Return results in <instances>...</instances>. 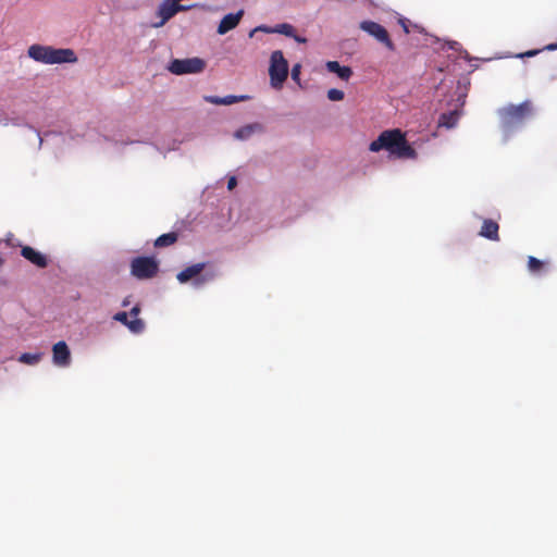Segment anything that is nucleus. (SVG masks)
Returning a JSON list of instances; mask_svg holds the SVG:
<instances>
[{
	"instance_id": "obj_10",
	"label": "nucleus",
	"mask_w": 557,
	"mask_h": 557,
	"mask_svg": "<svg viewBox=\"0 0 557 557\" xmlns=\"http://www.w3.org/2000/svg\"><path fill=\"white\" fill-rule=\"evenodd\" d=\"M52 47L33 45L28 48V55L35 61L51 64L52 62Z\"/></svg>"
},
{
	"instance_id": "obj_26",
	"label": "nucleus",
	"mask_w": 557,
	"mask_h": 557,
	"mask_svg": "<svg viewBox=\"0 0 557 557\" xmlns=\"http://www.w3.org/2000/svg\"><path fill=\"white\" fill-rule=\"evenodd\" d=\"M300 69H301V65L300 64H295L292 69V78L296 82L299 81V75H300Z\"/></svg>"
},
{
	"instance_id": "obj_14",
	"label": "nucleus",
	"mask_w": 557,
	"mask_h": 557,
	"mask_svg": "<svg viewBox=\"0 0 557 557\" xmlns=\"http://www.w3.org/2000/svg\"><path fill=\"white\" fill-rule=\"evenodd\" d=\"M52 62L51 64H60V63H74L77 61V57L72 49L67 48H53L52 51Z\"/></svg>"
},
{
	"instance_id": "obj_27",
	"label": "nucleus",
	"mask_w": 557,
	"mask_h": 557,
	"mask_svg": "<svg viewBox=\"0 0 557 557\" xmlns=\"http://www.w3.org/2000/svg\"><path fill=\"white\" fill-rule=\"evenodd\" d=\"M479 234L483 237H487V220H483Z\"/></svg>"
},
{
	"instance_id": "obj_9",
	"label": "nucleus",
	"mask_w": 557,
	"mask_h": 557,
	"mask_svg": "<svg viewBox=\"0 0 557 557\" xmlns=\"http://www.w3.org/2000/svg\"><path fill=\"white\" fill-rule=\"evenodd\" d=\"M53 363L58 367L65 368L71 363V351L64 341H60L52 347Z\"/></svg>"
},
{
	"instance_id": "obj_2",
	"label": "nucleus",
	"mask_w": 557,
	"mask_h": 557,
	"mask_svg": "<svg viewBox=\"0 0 557 557\" xmlns=\"http://www.w3.org/2000/svg\"><path fill=\"white\" fill-rule=\"evenodd\" d=\"M533 115L534 106L531 100H525L520 104H508L498 110L500 124L506 131L521 126Z\"/></svg>"
},
{
	"instance_id": "obj_16",
	"label": "nucleus",
	"mask_w": 557,
	"mask_h": 557,
	"mask_svg": "<svg viewBox=\"0 0 557 557\" xmlns=\"http://www.w3.org/2000/svg\"><path fill=\"white\" fill-rule=\"evenodd\" d=\"M460 116V112L458 110H453L449 112L442 113L438 120V125L444 126L446 128H451L456 126Z\"/></svg>"
},
{
	"instance_id": "obj_1",
	"label": "nucleus",
	"mask_w": 557,
	"mask_h": 557,
	"mask_svg": "<svg viewBox=\"0 0 557 557\" xmlns=\"http://www.w3.org/2000/svg\"><path fill=\"white\" fill-rule=\"evenodd\" d=\"M369 149L373 152L385 149L401 159H413L417 157L416 150L408 144L405 134L398 128L382 132L370 144Z\"/></svg>"
},
{
	"instance_id": "obj_28",
	"label": "nucleus",
	"mask_w": 557,
	"mask_h": 557,
	"mask_svg": "<svg viewBox=\"0 0 557 557\" xmlns=\"http://www.w3.org/2000/svg\"><path fill=\"white\" fill-rule=\"evenodd\" d=\"M140 312V308L138 305H136L135 307H133L129 311V315H132L134 319H138L137 315L139 314Z\"/></svg>"
},
{
	"instance_id": "obj_23",
	"label": "nucleus",
	"mask_w": 557,
	"mask_h": 557,
	"mask_svg": "<svg viewBox=\"0 0 557 557\" xmlns=\"http://www.w3.org/2000/svg\"><path fill=\"white\" fill-rule=\"evenodd\" d=\"M327 98L331 101H341L344 99V91L336 88H332L327 91Z\"/></svg>"
},
{
	"instance_id": "obj_20",
	"label": "nucleus",
	"mask_w": 557,
	"mask_h": 557,
	"mask_svg": "<svg viewBox=\"0 0 557 557\" xmlns=\"http://www.w3.org/2000/svg\"><path fill=\"white\" fill-rule=\"evenodd\" d=\"M545 268V262L533 257V256H530L528 258V269L531 273H541Z\"/></svg>"
},
{
	"instance_id": "obj_21",
	"label": "nucleus",
	"mask_w": 557,
	"mask_h": 557,
	"mask_svg": "<svg viewBox=\"0 0 557 557\" xmlns=\"http://www.w3.org/2000/svg\"><path fill=\"white\" fill-rule=\"evenodd\" d=\"M274 33L285 35L287 37L294 36L295 27L288 23L277 24L273 27Z\"/></svg>"
},
{
	"instance_id": "obj_25",
	"label": "nucleus",
	"mask_w": 557,
	"mask_h": 557,
	"mask_svg": "<svg viewBox=\"0 0 557 557\" xmlns=\"http://www.w3.org/2000/svg\"><path fill=\"white\" fill-rule=\"evenodd\" d=\"M256 32H263V33H267V34H273L274 33L273 27H269V26H265V25H261V26H258L255 29H252L251 33H250V36H252L253 33H256Z\"/></svg>"
},
{
	"instance_id": "obj_35",
	"label": "nucleus",
	"mask_w": 557,
	"mask_h": 557,
	"mask_svg": "<svg viewBox=\"0 0 557 557\" xmlns=\"http://www.w3.org/2000/svg\"><path fill=\"white\" fill-rule=\"evenodd\" d=\"M4 263V260L2 259V257L0 256V268L2 267V264Z\"/></svg>"
},
{
	"instance_id": "obj_33",
	"label": "nucleus",
	"mask_w": 557,
	"mask_h": 557,
	"mask_svg": "<svg viewBox=\"0 0 557 557\" xmlns=\"http://www.w3.org/2000/svg\"><path fill=\"white\" fill-rule=\"evenodd\" d=\"M401 24H403V28H404L405 33L408 34L409 33L408 26L405 24L404 21H401Z\"/></svg>"
},
{
	"instance_id": "obj_4",
	"label": "nucleus",
	"mask_w": 557,
	"mask_h": 557,
	"mask_svg": "<svg viewBox=\"0 0 557 557\" xmlns=\"http://www.w3.org/2000/svg\"><path fill=\"white\" fill-rule=\"evenodd\" d=\"M159 263L152 257H137L132 260L131 273L138 280H148L157 275Z\"/></svg>"
},
{
	"instance_id": "obj_18",
	"label": "nucleus",
	"mask_w": 557,
	"mask_h": 557,
	"mask_svg": "<svg viewBox=\"0 0 557 557\" xmlns=\"http://www.w3.org/2000/svg\"><path fill=\"white\" fill-rule=\"evenodd\" d=\"M247 99L246 96H240V97H236V96H226V97H223V98H220V97H210L208 100L211 102V103H214V104H224V106H228V104H232V103H235L237 101H240V100H245Z\"/></svg>"
},
{
	"instance_id": "obj_7",
	"label": "nucleus",
	"mask_w": 557,
	"mask_h": 557,
	"mask_svg": "<svg viewBox=\"0 0 557 557\" xmlns=\"http://www.w3.org/2000/svg\"><path fill=\"white\" fill-rule=\"evenodd\" d=\"M360 28L383 44L388 50H395V45L391 40L387 30L381 24L373 21H362Z\"/></svg>"
},
{
	"instance_id": "obj_11",
	"label": "nucleus",
	"mask_w": 557,
	"mask_h": 557,
	"mask_svg": "<svg viewBox=\"0 0 557 557\" xmlns=\"http://www.w3.org/2000/svg\"><path fill=\"white\" fill-rule=\"evenodd\" d=\"M113 319L115 321H119L122 324L126 325L131 332L136 333V334L141 333L145 329V323L141 319L129 320L128 313L125 311L116 312L113 315Z\"/></svg>"
},
{
	"instance_id": "obj_32",
	"label": "nucleus",
	"mask_w": 557,
	"mask_h": 557,
	"mask_svg": "<svg viewBox=\"0 0 557 557\" xmlns=\"http://www.w3.org/2000/svg\"><path fill=\"white\" fill-rule=\"evenodd\" d=\"M546 50L553 51L557 49V44H552L545 47Z\"/></svg>"
},
{
	"instance_id": "obj_6",
	"label": "nucleus",
	"mask_w": 557,
	"mask_h": 557,
	"mask_svg": "<svg viewBox=\"0 0 557 557\" xmlns=\"http://www.w3.org/2000/svg\"><path fill=\"white\" fill-rule=\"evenodd\" d=\"M206 62L200 58L174 59L170 62L168 69L175 75L196 74L205 70Z\"/></svg>"
},
{
	"instance_id": "obj_3",
	"label": "nucleus",
	"mask_w": 557,
	"mask_h": 557,
	"mask_svg": "<svg viewBox=\"0 0 557 557\" xmlns=\"http://www.w3.org/2000/svg\"><path fill=\"white\" fill-rule=\"evenodd\" d=\"M269 75L271 86L276 89L282 88L288 76V62L281 50H275L271 54Z\"/></svg>"
},
{
	"instance_id": "obj_5",
	"label": "nucleus",
	"mask_w": 557,
	"mask_h": 557,
	"mask_svg": "<svg viewBox=\"0 0 557 557\" xmlns=\"http://www.w3.org/2000/svg\"><path fill=\"white\" fill-rule=\"evenodd\" d=\"M205 268H206L205 262L191 264V265L185 268L184 270H182L176 275V278L182 284H185V283L189 282L190 280L195 278L196 286L202 285V284L213 280L215 276L214 272L202 274Z\"/></svg>"
},
{
	"instance_id": "obj_30",
	"label": "nucleus",
	"mask_w": 557,
	"mask_h": 557,
	"mask_svg": "<svg viewBox=\"0 0 557 557\" xmlns=\"http://www.w3.org/2000/svg\"><path fill=\"white\" fill-rule=\"evenodd\" d=\"M292 38H294L297 42H306V38L304 37H300L296 34V30L294 32V36H290Z\"/></svg>"
},
{
	"instance_id": "obj_34",
	"label": "nucleus",
	"mask_w": 557,
	"mask_h": 557,
	"mask_svg": "<svg viewBox=\"0 0 557 557\" xmlns=\"http://www.w3.org/2000/svg\"><path fill=\"white\" fill-rule=\"evenodd\" d=\"M128 305H129V300H128V298H125V299L122 301V306H123V307H126V306H128Z\"/></svg>"
},
{
	"instance_id": "obj_13",
	"label": "nucleus",
	"mask_w": 557,
	"mask_h": 557,
	"mask_svg": "<svg viewBox=\"0 0 557 557\" xmlns=\"http://www.w3.org/2000/svg\"><path fill=\"white\" fill-rule=\"evenodd\" d=\"M243 16V11H238L237 13H230L226 14L220 22L218 26V34L224 35L227 32L235 28L238 23L240 22V18Z\"/></svg>"
},
{
	"instance_id": "obj_31",
	"label": "nucleus",
	"mask_w": 557,
	"mask_h": 557,
	"mask_svg": "<svg viewBox=\"0 0 557 557\" xmlns=\"http://www.w3.org/2000/svg\"><path fill=\"white\" fill-rule=\"evenodd\" d=\"M537 53L536 50H530V51H527L525 53H522L520 54L519 57L523 58V57H533Z\"/></svg>"
},
{
	"instance_id": "obj_15",
	"label": "nucleus",
	"mask_w": 557,
	"mask_h": 557,
	"mask_svg": "<svg viewBox=\"0 0 557 557\" xmlns=\"http://www.w3.org/2000/svg\"><path fill=\"white\" fill-rule=\"evenodd\" d=\"M326 69L337 74V76L344 81H348L352 75V71L349 66H343L337 61H329L326 63Z\"/></svg>"
},
{
	"instance_id": "obj_29",
	"label": "nucleus",
	"mask_w": 557,
	"mask_h": 557,
	"mask_svg": "<svg viewBox=\"0 0 557 557\" xmlns=\"http://www.w3.org/2000/svg\"><path fill=\"white\" fill-rule=\"evenodd\" d=\"M237 184L236 177L232 176L227 182V188L231 190L233 189Z\"/></svg>"
},
{
	"instance_id": "obj_19",
	"label": "nucleus",
	"mask_w": 557,
	"mask_h": 557,
	"mask_svg": "<svg viewBox=\"0 0 557 557\" xmlns=\"http://www.w3.org/2000/svg\"><path fill=\"white\" fill-rule=\"evenodd\" d=\"M41 357H42L41 352H37V354L24 352L18 357V361L22 363H25V364L34 366V364H37L41 360Z\"/></svg>"
},
{
	"instance_id": "obj_24",
	"label": "nucleus",
	"mask_w": 557,
	"mask_h": 557,
	"mask_svg": "<svg viewBox=\"0 0 557 557\" xmlns=\"http://www.w3.org/2000/svg\"><path fill=\"white\" fill-rule=\"evenodd\" d=\"M498 228V224L490 220V240H499Z\"/></svg>"
},
{
	"instance_id": "obj_8",
	"label": "nucleus",
	"mask_w": 557,
	"mask_h": 557,
	"mask_svg": "<svg viewBox=\"0 0 557 557\" xmlns=\"http://www.w3.org/2000/svg\"><path fill=\"white\" fill-rule=\"evenodd\" d=\"M186 10V7L175 3L172 0H163L157 11V15L160 17L159 22L152 24L153 27H162L170 18H172L180 11Z\"/></svg>"
},
{
	"instance_id": "obj_17",
	"label": "nucleus",
	"mask_w": 557,
	"mask_h": 557,
	"mask_svg": "<svg viewBox=\"0 0 557 557\" xmlns=\"http://www.w3.org/2000/svg\"><path fill=\"white\" fill-rule=\"evenodd\" d=\"M177 238H178V235L175 232L162 234L154 240V247H157V248L169 247V246L175 244L177 242Z\"/></svg>"
},
{
	"instance_id": "obj_22",
	"label": "nucleus",
	"mask_w": 557,
	"mask_h": 557,
	"mask_svg": "<svg viewBox=\"0 0 557 557\" xmlns=\"http://www.w3.org/2000/svg\"><path fill=\"white\" fill-rule=\"evenodd\" d=\"M252 132H253L252 126L247 125L245 127L237 129L235 133V137L238 139H246L252 134Z\"/></svg>"
},
{
	"instance_id": "obj_12",
	"label": "nucleus",
	"mask_w": 557,
	"mask_h": 557,
	"mask_svg": "<svg viewBox=\"0 0 557 557\" xmlns=\"http://www.w3.org/2000/svg\"><path fill=\"white\" fill-rule=\"evenodd\" d=\"M21 255L28 260L30 263L35 264L38 268H46L48 265V260L45 255L35 250L30 246H24L21 249Z\"/></svg>"
}]
</instances>
